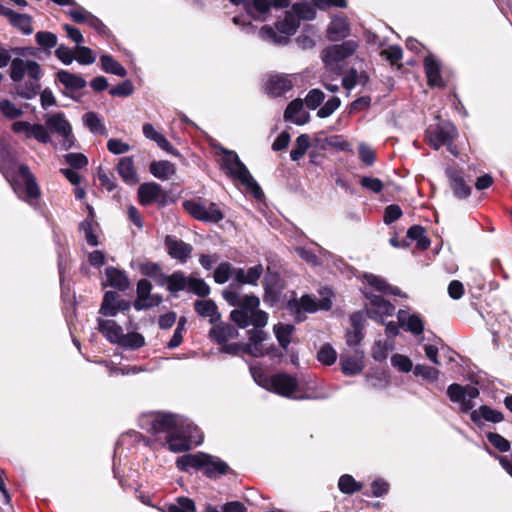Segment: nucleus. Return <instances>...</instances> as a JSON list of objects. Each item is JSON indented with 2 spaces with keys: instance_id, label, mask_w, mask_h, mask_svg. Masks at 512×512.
I'll use <instances>...</instances> for the list:
<instances>
[{
  "instance_id": "338daca9",
  "label": "nucleus",
  "mask_w": 512,
  "mask_h": 512,
  "mask_svg": "<svg viewBox=\"0 0 512 512\" xmlns=\"http://www.w3.org/2000/svg\"><path fill=\"white\" fill-rule=\"evenodd\" d=\"M341 101L338 97L330 98L317 112L320 118H327L332 115L340 106Z\"/></svg>"
},
{
  "instance_id": "6ab92c4d",
  "label": "nucleus",
  "mask_w": 512,
  "mask_h": 512,
  "mask_svg": "<svg viewBox=\"0 0 512 512\" xmlns=\"http://www.w3.org/2000/svg\"><path fill=\"white\" fill-rule=\"evenodd\" d=\"M15 161L16 157L14 151L10 148L9 144L5 140L0 139V170L6 179L11 183L14 191L17 192L16 183L10 174V169L15 164Z\"/></svg>"
},
{
  "instance_id": "412c9836",
  "label": "nucleus",
  "mask_w": 512,
  "mask_h": 512,
  "mask_svg": "<svg viewBox=\"0 0 512 512\" xmlns=\"http://www.w3.org/2000/svg\"><path fill=\"white\" fill-rule=\"evenodd\" d=\"M165 246L169 255L181 262H185L193 250L190 244H187L182 240H177L171 236H166Z\"/></svg>"
},
{
  "instance_id": "680f3d73",
  "label": "nucleus",
  "mask_w": 512,
  "mask_h": 512,
  "mask_svg": "<svg viewBox=\"0 0 512 512\" xmlns=\"http://www.w3.org/2000/svg\"><path fill=\"white\" fill-rule=\"evenodd\" d=\"M339 489L343 493L351 494L361 489V485L355 481L351 475H342L338 483Z\"/></svg>"
},
{
  "instance_id": "37998d69",
  "label": "nucleus",
  "mask_w": 512,
  "mask_h": 512,
  "mask_svg": "<svg viewBox=\"0 0 512 512\" xmlns=\"http://www.w3.org/2000/svg\"><path fill=\"white\" fill-rule=\"evenodd\" d=\"M83 122L93 134L105 135L107 132L105 125L94 112L84 114Z\"/></svg>"
},
{
  "instance_id": "49530a36",
  "label": "nucleus",
  "mask_w": 512,
  "mask_h": 512,
  "mask_svg": "<svg viewBox=\"0 0 512 512\" xmlns=\"http://www.w3.org/2000/svg\"><path fill=\"white\" fill-rule=\"evenodd\" d=\"M0 113L9 120H15L20 118L24 111L22 108L16 106L12 101L8 99L0 100Z\"/></svg>"
},
{
  "instance_id": "bf43d9fd",
  "label": "nucleus",
  "mask_w": 512,
  "mask_h": 512,
  "mask_svg": "<svg viewBox=\"0 0 512 512\" xmlns=\"http://www.w3.org/2000/svg\"><path fill=\"white\" fill-rule=\"evenodd\" d=\"M451 188L459 198H465L470 194V187L457 175L450 176Z\"/></svg>"
},
{
  "instance_id": "5fc2aeb1",
  "label": "nucleus",
  "mask_w": 512,
  "mask_h": 512,
  "mask_svg": "<svg viewBox=\"0 0 512 512\" xmlns=\"http://www.w3.org/2000/svg\"><path fill=\"white\" fill-rule=\"evenodd\" d=\"M35 40L37 44L45 50L56 47L58 42L57 36L54 33L47 31L37 32Z\"/></svg>"
},
{
  "instance_id": "423d86ee",
  "label": "nucleus",
  "mask_w": 512,
  "mask_h": 512,
  "mask_svg": "<svg viewBox=\"0 0 512 512\" xmlns=\"http://www.w3.org/2000/svg\"><path fill=\"white\" fill-rule=\"evenodd\" d=\"M222 167L228 176L240 181L253 192L255 197L259 198L262 195L260 187L235 152L225 151L222 158Z\"/></svg>"
},
{
  "instance_id": "b1692460",
  "label": "nucleus",
  "mask_w": 512,
  "mask_h": 512,
  "mask_svg": "<svg viewBox=\"0 0 512 512\" xmlns=\"http://www.w3.org/2000/svg\"><path fill=\"white\" fill-rule=\"evenodd\" d=\"M424 68L427 76L428 84L432 87H443L444 82L441 77V65L437 59L429 54L424 59Z\"/></svg>"
},
{
  "instance_id": "0e129e2a",
  "label": "nucleus",
  "mask_w": 512,
  "mask_h": 512,
  "mask_svg": "<svg viewBox=\"0 0 512 512\" xmlns=\"http://www.w3.org/2000/svg\"><path fill=\"white\" fill-rule=\"evenodd\" d=\"M75 59L82 65H89L94 63L96 58L89 47L77 46L75 49Z\"/></svg>"
},
{
  "instance_id": "72a5a7b5",
  "label": "nucleus",
  "mask_w": 512,
  "mask_h": 512,
  "mask_svg": "<svg viewBox=\"0 0 512 512\" xmlns=\"http://www.w3.org/2000/svg\"><path fill=\"white\" fill-rule=\"evenodd\" d=\"M196 312L202 317H208L212 324L220 320L216 304L210 299L197 300L194 303Z\"/></svg>"
},
{
  "instance_id": "5701e85b",
  "label": "nucleus",
  "mask_w": 512,
  "mask_h": 512,
  "mask_svg": "<svg viewBox=\"0 0 512 512\" xmlns=\"http://www.w3.org/2000/svg\"><path fill=\"white\" fill-rule=\"evenodd\" d=\"M397 319L400 326L412 334L418 336L423 333L424 324L419 315L410 314L408 311L401 309L397 313Z\"/></svg>"
},
{
  "instance_id": "79ce46f5",
  "label": "nucleus",
  "mask_w": 512,
  "mask_h": 512,
  "mask_svg": "<svg viewBox=\"0 0 512 512\" xmlns=\"http://www.w3.org/2000/svg\"><path fill=\"white\" fill-rule=\"evenodd\" d=\"M298 26V19L290 12H287L285 18L276 25L277 30L286 37L295 34Z\"/></svg>"
},
{
  "instance_id": "4d7b16f0",
  "label": "nucleus",
  "mask_w": 512,
  "mask_h": 512,
  "mask_svg": "<svg viewBox=\"0 0 512 512\" xmlns=\"http://www.w3.org/2000/svg\"><path fill=\"white\" fill-rule=\"evenodd\" d=\"M391 365L398 371L408 373L413 369V363L408 356L394 354L391 357Z\"/></svg>"
},
{
  "instance_id": "e433bc0d",
  "label": "nucleus",
  "mask_w": 512,
  "mask_h": 512,
  "mask_svg": "<svg viewBox=\"0 0 512 512\" xmlns=\"http://www.w3.org/2000/svg\"><path fill=\"white\" fill-rule=\"evenodd\" d=\"M150 172L158 179L167 180L175 174V166L169 161H154L150 164Z\"/></svg>"
},
{
  "instance_id": "cd10ccee",
  "label": "nucleus",
  "mask_w": 512,
  "mask_h": 512,
  "mask_svg": "<svg viewBox=\"0 0 512 512\" xmlns=\"http://www.w3.org/2000/svg\"><path fill=\"white\" fill-rule=\"evenodd\" d=\"M105 274L110 286L120 291H125L130 287V280L125 271L115 267H107Z\"/></svg>"
},
{
  "instance_id": "6e6d98bb",
  "label": "nucleus",
  "mask_w": 512,
  "mask_h": 512,
  "mask_svg": "<svg viewBox=\"0 0 512 512\" xmlns=\"http://www.w3.org/2000/svg\"><path fill=\"white\" fill-rule=\"evenodd\" d=\"M259 36L266 41H269L274 44H286L288 42V37L283 35H278L271 27L263 26L259 31Z\"/></svg>"
},
{
  "instance_id": "13d9d810",
  "label": "nucleus",
  "mask_w": 512,
  "mask_h": 512,
  "mask_svg": "<svg viewBox=\"0 0 512 512\" xmlns=\"http://www.w3.org/2000/svg\"><path fill=\"white\" fill-rule=\"evenodd\" d=\"M317 359L322 364L332 365L337 359V353L331 345L325 344L318 351Z\"/></svg>"
},
{
  "instance_id": "c756f323",
  "label": "nucleus",
  "mask_w": 512,
  "mask_h": 512,
  "mask_svg": "<svg viewBox=\"0 0 512 512\" xmlns=\"http://www.w3.org/2000/svg\"><path fill=\"white\" fill-rule=\"evenodd\" d=\"M349 33V25L343 17L334 18L327 29L328 38L331 41H339L347 37Z\"/></svg>"
},
{
  "instance_id": "7ed1b4c3",
  "label": "nucleus",
  "mask_w": 512,
  "mask_h": 512,
  "mask_svg": "<svg viewBox=\"0 0 512 512\" xmlns=\"http://www.w3.org/2000/svg\"><path fill=\"white\" fill-rule=\"evenodd\" d=\"M179 422V416L170 413L150 412L141 416L139 425L143 430L154 436L165 434L166 444L168 445L170 436L174 434L175 430H178Z\"/></svg>"
},
{
  "instance_id": "dca6fc26",
  "label": "nucleus",
  "mask_w": 512,
  "mask_h": 512,
  "mask_svg": "<svg viewBox=\"0 0 512 512\" xmlns=\"http://www.w3.org/2000/svg\"><path fill=\"white\" fill-rule=\"evenodd\" d=\"M367 299L369 303L367 304L366 311L369 318L382 320L383 316L393 315L395 307L382 296L367 294Z\"/></svg>"
},
{
  "instance_id": "de8ad7c7",
  "label": "nucleus",
  "mask_w": 512,
  "mask_h": 512,
  "mask_svg": "<svg viewBox=\"0 0 512 512\" xmlns=\"http://www.w3.org/2000/svg\"><path fill=\"white\" fill-rule=\"evenodd\" d=\"M279 281V276L276 273H267L264 278V289L265 296L264 300L273 301L276 298V294L278 291L277 284Z\"/></svg>"
},
{
  "instance_id": "a211bd4d",
  "label": "nucleus",
  "mask_w": 512,
  "mask_h": 512,
  "mask_svg": "<svg viewBox=\"0 0 512 512\" xmlns=\"http://www.w3.org/2000/svg\"><path fill=\"white\" fill-rule=\"evenodd\" d=\"M292 81L287 75L274 74L269 75L264 83L265 92L274 97H278L291 90Z\"/></svg>"
},
{
  "instance_id": "3c124183",
  "label": "nucleus",
  "mask_w": 512,
  "mask_h": 512,
  "mask_svg": "<svg viewBox=\"0 0 512 512\" xmlns=\"http://www.w3.org/2000/svg\"><path fill=\"white\" fill-rule=\"evenodd\" d=\"M413 373L415 376H420L429 382H436L440 375V371L437 368L423 364H417L414 367Z\"/></svg>"
},
{
  "instance_id": "0eeeda50",
  "label": "nucleus",
  "mask_w": 512,
  "mask_h": 512,
  "mask_svg": "<svg viewBox=\"0 0 512 512\" xmlns=\"http://www.w3.org/2000/svg\"><path fill=\"white\" fill-rule=\"evenodd\" d=\"M332 306L329 296H324L318 302L308 295L302 296L300 299L290 300L287 304V310L294 316L297 322L305 320L306 313H314L318 310H328Z\"/></svg>"
},
{
  "instance_id": "f704fd0d",
  "label": "nucleus",
  "mask_w": 512,
  "mask_h": 512,
  "mask_svg": "<svg viewBox=\"0 0 512 512\" xmlns=\"http://www.w3.org/2000/svg\"><path fill=\"white\" fill-rule=\"evenodd\" d=\"M58 81L63 84L67 89L79 90L86 86V80L79 75L72 74L66 70L57 72Z\"/></svg>"
},
{
  "instance_id": "a18cd8bd",
  "label": "nucleus",
  "mask_w": 512,
  "mask_h": 512,
  "mask_svg": "<svg viewBox=\"0 0 512 512\" xmlns=\"http://www.w3.org/2000/svg\"><path fill=\"white\" fill-rule=\"evenodd\" d=\"M294 331V326L291 324L279 323L274 326V333L282 348L287 349L291 342V335Z\"/></svg>"
},
{
  "instance_id": "052dcab7",
  "label": "nucleus",
  "mask_w": 512,
  "mask_h": 512,
  "mask_svg": "<svg viewBox=\"0 0 512 512\" xmlns=\"http://www.w3.org/2000/svg\"><path fill=\"white\" fill-rule=\"evenodd\" d=\"M168 289L171 292H178L185 289L188 285V280L181 273H174L171 276L165 278Z\"/></svg>"
},
{
  "instance_id": "a878e982",
  "label": "nucleus",
  "mask_w": 512,
  "mask_h": 512,
  "mask_svg": "<svg viewBox=\"0 0 512 512\" xmlns=\"http://www.w3.org/2000/svg\"><path fill=\"white\" fill-rule=\"evenodd\" d=\"M249 341L246 345L245 351L254 357H261L265 353L263 342L267 334L259 329H252L248 331Z\"/></svg>"
},
{
  "instance_id": "e2e57ef3",
  "label": "nucleus",
  "mask_w": 512,
  "mask_h": 512,
  "mask_svg": "<svg viewBox=\"0 0 512 512\" xmlns=\"http://www.w3.org/2000/svg\"><path fill=\"white\" fill-rule=\"evenodd\" d=\"M232 275V265L228 262H223L217 266L214 271V280L218 284L226 283Z\"/></svg>"
},
{
  "instance_id": "c85d7f7f",
  "label": "nucleus",
  "mask_w": 512,
  "mask_h": 512,
  "mask_svg": "<svg viewBox=\"0 0 512 512\" xmlns=\"http://www.w3.org/2000/svg\"><path fill=\"white\" fill-rule=\"evenodd\" d=\"M209 334L219 344L224 345L230 339L235 338L238 335V331L231 324H216L215 323V325L210 330Z\"/></svg>"
},
{
  "instance_id": "7c9ffc66",
  "label": "nucleus",
  "mask_w": 512,
  "mask_h": 512,
  "mask_svg": "<svg viewBox=\"0 0 512 512\" xmlns=\"http://www.w3.org/2000/svg\"><path fill=\"white\" fill-rule=\"evenodd\" d=\"M470 418L475 424H480L481 419L488 422L498 423L503 420V415L501 412L483 405L478 410H473L470 413Z\"/></svg>"
},
{
  "instance_id": "2f4dec72",
  "label": "nucleus",
  "mask_w": 512,
  "mask_h": 512,
  "mask_svg": "<svg viewBox=\"0 0 512 512\" xmlns=\"http://www.w3.org/2000/svg\"><path fill=\"white\" fill-rule=\"evenodd\" d=\"M143 134L147 139H150L152 141H155L157 145L163 149L164 151L175 155L176 150L175 148L169 143V141L156 129L153 127L152 124L146 123L143 125Z\"/></svg>"
},
{
  "instance_id": "f257e3e1",
  "label": "nucleus",
  "mask_w": 512,
  "mask_h": 512,
  "mask_svg": "<svg viewBox=\"0 0 512 512\" xmlns=\"http://www.w3.org/2000/svg\"><path fill=\"white\" fill-rule=\"evenodd\" d=\"M11 52L18 56L12 60L10 66V78L13 82L18 83L16 93L21 98L33 99L41 89L42 69L36 61L24 60L22 57L35 56L36 48L15 47L11 49Z\"/></svg>"
},
{
  "instance_id": "f8f14e48",
  "label": "nucleus",
  "mask_w": 512,
  "mask_h": 512,
  "mask_svg": "<svg viewBox=\"0 0 512 512\" xmlns=\"http://www.w3.org/2000/svg\"><path fill=\"white\" fill-rule=\"evenodd\" d=\"M45 124L47 131L51 130L62 138V146L64 149H69L73 146L74 136L72 134V128L62 113L48 116Z\"/></svg>"
},
{
  "instance_id": "4468645a",
  "label": "nucleus",
  "mask_w": 512,
  "mask_h": 512,
  "mask_svg": "<svg viewBox=\"0 0 512 512\" xmlns=\"http://www.w3.org/2000/svg\"><path fill=\"white\" fill-rule=\"evenodd\" d=\"M152 285L146 279H141L137 283V297L134 301V308L137 311L149 309L158 306L162 302V297L152 294Z\"/></svg>"
},
{
  "instance_id": "9d476101",
  "label": "nucleus",
  "mask_w": 512,
  "mask_h": 512,
  "mask_svg": "<svg viewBox=\"0 0 512 512\" xmlns=\"http://www.w3.org/2000/svg\"><path fill=\"white\" fill-rule=\"evenodd\" d=\"M447 395L452 402L459 404L461 412L471 413L475 406L474 400L479 397L480 392L474 386L454 383L448 386Z\"/></svg>"
},
{
  "instance_id": "473e14b6",
  "label": "nucleus",
  "mask_w": 512,
  "mask_h": 512,
  "mask_svg": "<svg viewBox=\"0 0 512 512\" xmlns=\"http://www.w3.org/2000/svg\"><path fill=\"white\" fill-rule=\"evenodd\" d=\"M341 368L347 376L360 374L364 369L363 355L342 356Z\"/></svg>"
},
{
  "instance_id": "393cba45",
  "label": "nucleus",
  "mask_w": 512,
  "mask_h": 512,
  "mask_svg": "<svg viewBox=\"0 0 512 512\" xmlns=\"http://www.w3.org/2000/svg\"><path fill=\"white\" fill-rule=\"evenodd\" d=\"M98 330L111 343L119 344L123 336V329L114 320L98 318Z\"/></svg>"
},
{
  "instance_id": "bb28decb",
  "label": "nucleus",
  "mask_w": 512,
  "mask_h": 512,
  "mask_svg": "<svg viewBox=\"0 0 512 512\" xmlns=\"http://www.w3.org/2000/svg\"><path fill=\"white\" fill-rule=\"evenodd\" d=\"M116 169L125 183L135 185L138 182L132 157H122L119 159Z\"/></svg>"
},
{
  "instance_id": "a19ab883",
  "label": "nucleus",
  "mask_w": 512,
  "mask_h": 512,
  "mask_svg": "<svg viewBox=\"0 0 512 512\" xmlns=\"http://www.w3.org/2000/svg\"><path fill=\"white\" fill-rule=\"evenodd\" d=\"M118 294L114 291H107L104 294L103 301L99 310V313L104 316L114 317L116 316Z\"/></svg>"
},
{
  "instance_id": "774afa93",
  "label": "nucleus",
  "mask_w": 512,
  "mask_h": 512,
  "mask_svg": "<svg viewBox=\"0 0 512 512\" xmlns=\"http://www.w3.org/2000/svg\"><path fill=\"white\" fill-rule=\"evenodd\" d=\"M140 271L143 275L152 277L154 279L162 280L163 278H165L160 266L153 262H146L141 264Z\"/></svg>"
},
{
  "instance_id": "4c0bfd02",
  "label": "nucleus",
  "mask_w": 512,
  "mask_h": 512,
  "mask_svg": "<svg viewBox=\"0 0 512 512\" xmlns=\"http://www.w3.org/2000/svg\"><path fill=\"white\" fill-rule=\"evenodd\" d=\"M365 281L375 287L378 291L391 294V295H400V290L397 287L390 286L383 278L376 276L374 274H365Z\"/></svg>"
},
{
  "instance_id": "f03ea898",
  "label": "nucleus",
  "mask_w": 512,
  "mask_h": 512,
  "mask_svg": "<svg viewBox=\"0 0 512 512\" xmlns=\"http://www.w3.org/2000/svg\"><path fill=\"white\" fill-rule=\"evenodd\" d=\"M307 383L304 380H298L297 378L285 374L279 373L265 379L264 382L259 381V385L269 391H273L284 397H293L295 399L310 398L311 396L305 393V385Z\"/></svg>"
},
{
  "instance_id": "1a4fd4ad",
  "label": "nucleus",
  "mask_w": 512,
  "mask_h": 512,
  "mask_svg": "<svg viewBox=\"0 0 512 512\" xmlns=\"http://www.w3.org/2000/svg\"><path fill=\"white\" fill-rule=\"evenodd\" d=\"M456 136V127L448 122L429 127L426 131V138L434 149L438 150L441 146H447L453 154H456L452 145Z\"/></svg>"
},
{
  "instance_id": "39448f33",
  "label": "nucleus",
  "mask_w": 512,
  "mask_h": 512,
  "mask_svg": "<svg viewBox=\"0 0 512 512\" xmlns=\"http://www.w3.org/2000/svg\"><path fill=\"white\" fill-rule=\"evenodd\" d=\"M202 441L203 434L199 428L180 418L178 430H175L168 440V448L172 452L180 453L190 450L193 446L201 444Z\"/></svg>"
},
{
  "instance_id": "58836bf2",
  "label": "nucleus",
  "mask_w": 512,
  "mask_h": 512,
  "mask_svg": "<svg viewBox=\"0 0 512 512\" xmlns=\"http://www.w3.org/2000/svg\"><path fill=\"white\" fill-rule=\"evenodd\" d=\"M8 21L25 35H30L33 32L32 18L27 14L13 12Z\"/></svg>"
},
{
  "instance_id": "f3484780",
  "label": "nucleus",
  "mask_w": 512,
  "mask_h": 512,
  "mask_svg": "<svg viewBox=\"0 0 512 512\" xmlns=\"http://www.w3.org/2000/svg\"><path fill=\"white\" fill-rule=\"evenodd\" d=\"M18 175L25 185V197L23 199L30 205H33V201L38 199L41 195L36 179L29 167L24 164L19 165Z\"/></svg>"
},
{
  "instance_id": "09e8293b",
  "label": "nucleus",
  "mask_w": 512,
  "mask_h": 512,
  "mask_svg": "<svg viewBox=\"0 0 512 512\" xmlns=\"http://www.w3.org/2000/svg\"><path fill=\"white\" fill-rule=\"evenodd\" d=\"M144 344L145 338L137 332L123 333L121 341L119 342V345L127 349H138L144 346Z\"/></svg>"
},
{
  "instance_id": "603ef678",
  "label": "nucleus",
  "mask_w": 512,
  "mask_h": 512,
  "mask_svg": "<svg viewBox=\"0 0 512 512\" xmlns=\"http://www.w3.org/2000/svg\"><path fill=\"white\" fill-rule=\"evenodd\" d=\"M309 148V137L306 134H302L296 139L295 147L290 152V157L293 161L301 159L307 149Z\"/></svg>"
},
{
  "instance_id": "6e6552de",
  "label": "nucleus",
  "mask_w": 512,
  "mask_h": 512,
  "mask_svg": "<svg viewBox=\"0 0 512 512\" xmlns=\"http://www.w3.org/2000/svg\"><path fill=\"white\" fill-rule=\"evenodd\" d=\"M358 46V42L355 40H348L341 44L330 45L322 50V61L326 68L336 70L339 68L340 62L356 52Z\"/></svg>"
},
{
  "instance_id": "8fccbe9b",
  "label": "nucleus",
  "mask_w": 512,
  "mask_h": 512,
  "mask_svg": "<svg viewBox=\"0 0 512 512\" xmlns=\"http://www.w3.org/2000/svg\"><path fill=\"white\" fill-rule=\"evenodd\" d=\"M407 236L417 241V246L420 249H426L430 245V240L425 235V230L423 227L415 225L408 229Z\"/></svg>"
},
{
  "instance_id": "aec40b11",
  "label": "nucleus",
  "mask_w": 512,
  "mask_h": 512,
  "mask_svg": "<svg viewBox=\"0 0 512 512\" xmlns=\"http://www.w3.org/2000/svg\"><path fill=\"white\" fill-rule=\"evenodd\" d=\"M164 197L161 186L155 182L141 184L138 188L139 202L143 206L159 201Z\"/></svg>"
},
{
  "instance_id": "2eb2a0df",
  "label": "nucleus",
  "mask_w": 512,
  "mask_h": 512,
  "mask_svg": "<svg viewBox=\"0 0 512 512\" xmlns=\"http://www.w3.org/2000/svg\"><path fill=\"white\" fill-rule=\"evenodd\" d=\"M223 297L229 305L238 306L239 308L248 311V313L257 309L260 304V300L257 296L241 295L234 290L232 285L223 291Z\"/></svg>"
},
{
  "instance_id": "864d4df0",
  "label": "nucleus",
  "mask_w": 512,
  "mask_h": 512,
  "mask_svg": "<svg viewBox=\"0 0 512 512\" xmlns=\"http://www.w3.org/2000/svg\"><path fill=\"white\" fill-rule=\"evenodd\" d=\"M166 512H195L194 502L186 497L177 498L176 503L170 504L164 510Z\"/></svg>"
},
{
  "instance_id": "ea45409f",
  "label": "nucleus",
  "mask_w": 512,
  "mask_h": 512,
  "mask_svg": "<svg viewBox=\"0 0 512 512\" xmlns=\"http://www.w3.org/2000/svg\"><path fill=\"white\" fill-rule=\"evenodd\" d=\"M100 60H101L102 69L106 73L114 74V75H117L120 77L126 76V74H127L126 69L118 61H116L112 56L102 55Z\"/></svg>"
},
{
  "instance_id": "4be33fe9",
  "label": "nucleus",
  "mask_w": 512,
  "mask_h": 512,
  "mask_svg": "<svg viewBox=\"0 0 512 512\" xmlns=\"http://www.w3.org/2000/svg\"><path fill=\"white\" fill-rule=\"evenodd\" d=\"M284 119L297 125H303L308 122L309 114L304 109L301 99L293 100L284 112Z\"/></svg>"
},
{
  "instance_id": "ddd939ff",
  "label": "nucleus",
  "mask_w": 512,
  "mask_h": 512,
  "mask_svg": "<svg viewBox=\"0 0 512 512\" xmlns=\"http://www.w3.org/2000/svg\"><path fill=\"white\" fill-rule=\"evenodd\" d=\"M11 130L17 135H23L25 139H35L40 143H48L51 137L42 124H31L27 121L18 120L12 123Z\"/></svg>"
},
{
  "instance_id": "9b49d317",
  "label": "nucleus",
  "mask_w": 512,
  "mask_h": 512,
  "mask_svg": "<svg viewBox=\"0 0 512 512\" xmlns=\"http://www.w3.org/2000/svg\"><path fill=\"white\" fill-rule=\"evenodd\" d=\"M184 208L195 219L218 223L224 218L223 213L215 203L205 205L196 201H185Z\"/></svg>"
},
{
  "instance_id": "69168bd1",
  "label": "nucleus",
  "mask_w": 512,
  "mask_h": 512,
  "mask_svg": "<svg viewBox=\"0 0 512 512\" xmlns=\"http://www.w3.org/2000/svg\"><path fill=\"white\" fill-rule=\"evenodd\" d=\"M367 384L374 389H385L389 386L390 380L385 373H376L367 376Z\"/></svg>"
},
{
  "instance_id": "c03bdc74",
  "label": "nucleus",
  "mask_w": 512,
  "mask_h": 512,
  "mask_svg": "<svg viewBox=\"0 0 512 512\" xmlns=\"http://www.w3.org/2000/svg\"><path fill=\"white\" fill-rule=\"evenodd\" d=\"M88 211H89V218L84 220L80 224V230L84 233L85 239L88 242V244H90L91 246H97L98 240L93 231V225H94V223H93V217H94L93 208L91 206H88Z\"/></svg>"
},
{
  "instance_id": "c9c22d12",
  "label": "nucleus",
  "mask_w": 512,
  "mask_h": 512,
  "mask_svg": "<svg viewBox=\"0 0 512 512\" xmlns=\"http://www.w3.org/2000/svg\"><path fill=\"white\" fill-rule=\"evenodd\" d=\"M246 9L255 19L265 20L266 15L270 11V0H252L246 3Z\"/></svg>"
},
{
  "instance_id": "20e7f679",
  "label": "nucleus",
  "mask_w": 512,
  "mask_h": 512,
  "mask_svg": "<svg viewBox=\"0 0 512 512\" xmlns=\"http://www.w3.org/2000/svg\"><path fill=\"white\" fill-rule=\"evenodd\" d=\"M178 469L187 471L190 468H204L209 477L225 474L228 465L220 459L205 453L187 454L177 459Z\"/></svg>"
}]
</instances>
